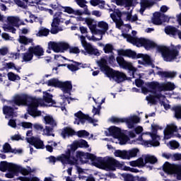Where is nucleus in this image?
Instances as JSON below:
<instances>
[{
	"mask_svg": "<svg viewBox=\"0 0 181 181\" xmlns=\"http://www.w3.org/2000/svg\"><path fill=\"white\" fill-rule=\"evenodd\" d=\"M85 23H86L87 26L88 27L92 33H95L98 26L97 21H95V20L90 18H86L85 19Z\"/></svg>",
	"mask_w": 181,
	"mask_h": 181,
	"instance_id": "cd10ccee",
	"label": "nucleus"
},
{
	"mask_svg": "<svg viewBox=\"0 0 181 181\" xmlns=\"http://www.w3.org/2000/svg\"><path fill=\"white\" fill-rule=\"evenodd\" d=\"M76 3L81 8L86 7V4H87V1L86 0H76Z\"/></svg>",
	"mask_w": 181,
	"mask_h": 181,
	"instance_id": "338daca9",
	"label": "nucleus"
},
{
	"mask_svg": "<svg viewBox=\"0 0 181 181\" xmlns=\"http://www.w3.org/2000/svg\"><path fill=\"white\" fill-rule=\"evenodd\" d=\"M99 168L104 170H115L117 168L122 169V164L112 157H106L102 160Z\"/></svg>",
	"mask_w": 181,
	"mask_h": 181,
	"instance_id": "0eeeda50",
	"label": "nucleus"
},
{
	"mask_svg": "<svg viewBox=\"0 0 181 181\" xmlns=\"http://www.w3.org/2000/svg\"><path fill=\"white\" fill-rule=\"evenodd\" d=\"M97 63L99 67H100L101 71H103L106 76H108L109 74H111V71L112 69L108 66V63L107 62V57H102L100 59L97 61Z\"/></svg>",
	"mask_w": 181,
	"mask_h": 181,
	"instance_id": "412c9836",
	"label": "nucleus"
},
{
	"mask_svg": "<svg viewBox=\"0 0 181 181\" xmlns=\"http://www.w3.org/2000/svg\"><path fill=\"white\" fill-rule=\"evenodd\" d=\"M3 112L6 115V118H11L15 115L14 109L11 106H4Z\"/></svg>",
	"mask_w": 181,
	"mask_h": 181,
	"instance_id": "f704fd0d",
	"label": "nucleus"
},
{
	"mask_svg": "<svg viewBox=\"0 0 181 181\" xmlns=\"http://www.w3.org/2000/svg\"><path fill=\"white\" fill-rule=\"evenodd\" d=\"M61 81L59 79L52 78L47 82V86L50 87H60Z\"/></svg>",
	"mask_w": 181,
	"mask_h": 181,
	"instance_id": "a18cd8bd",
	"label": "nucleus"
},
{
	"mask_svg": "<svg viewBox=\"0 0 181 181\" xmlns=\"http://www.w3.org/2000/svg\"><path fill=\"white\" fill-rule=\"evenodd\" d=\"M140 5V13L144 15V12H145L146 8H151V6H153L155 4L153 0H141Z\"/></svg>",
	"mask_w": 181,
	"mask_h": 181,
	"instance_id": "c756f323",
	"label": "nucleus"
},
{
	"mask_svg": "<svg viewBox=\"0 0 181 181\" xmlns=\"http://www.w3.org/2000/svg\"><path fill=\"white\" fill-rule=\"evenodd\" d=\"M7 77L10 81H16V80H21V76L15 74L13 72H8Z\"/></svg>",
	"mask_w": 181,
	"mask_h": 181,
	"instance_id": "8fccbe9b",
	"label": "nucleus"
},
{
	"mask_svg": "<svg viewBox=\"0 0 181 181\" xmlns=\"http://www.w3.org/2000/svg\"><path fill=\"white\" fill-rule=\"evenodd\" d=\"M76 170L79 173L78 177L79 179H86V177L83 175V173H84V170L83 168L76 166Z\"/></svg>",
	"mask_w": 181,
	"mask_h": 181,
	"instance_id": "e2e57ef3",
	"label": "nucleus"
},
{
	"mask_svg": "<svg viewBox=\"0 0 181 181\" xmlns=\"http://www.w3.org/2000/svg\"><path fill=\"white\" fill-rule=\"evenodd\" d=\"M138 152H139V149L138 148H132L129 151L116 150L114 152V155L117 158H121V159H127L129 160L132 158H135L138 155Z\"/></svg>",
	"mask_w": 181,
	"mask_h": 181,
	"instance_id": "4468645a",
	"label": "nucleus"
},
{
	"mask_svg": "<svg viewBox=\"0 0 181 181\" xmlns=\"http://www.w3.org/2000/svg\"><path fill=\"white\" fill-rule=\"evenodd\" d=\"M18 41L19 43H21V45H25V46L29 45V43H33V40L32 38H28L24 35H20Z\"/></svg>",
	"mask_w": 181,
	"mask_h": 181,
	"instance_id": "4c0bfd02",
	"label": "nucleus"
},
{
	"mask_svg": "<svg viewBox=\"0 0 181 181\" xmlns=\"http://www.w3.org/2000/svg\"><path fill=\"white\" fill-rule=\"evenodd\" d=\"M126 57H131L132 59H135V57H136V52L131 49H127Z\"/></svg>",
	"mask_w": 181,
	"mask_h": 181,
	"instance_id": "864d4df0",
	"label": "nucleus"
},
{
	"mask_svg": "<svg viewBox=\"0 0 181 181\" xmlns=\"http://www.w3.org/2000/svg\"><path fill=\"white\" fill-rule=\"evenodd\" d=\"M26 141L30 145H33L36 148V149H45V144H43V141H42L39 138H36L34 136L26 137Z\"/></svg>",
	"mask_w": 181,
	"mask_h": 181,
	"instance_id": "4be33fe9",
	"label": "nucleus"
},
{
	"mask_svg": "<svg viewBox=\"0 0 181 181\" xmlns=\"http://www.w3.org/2000/svg\"><path fill=\"white\" fill-rule=\"evenodd\" d=\"M78 37L81 40V43L84 48V50L82 51V53H84L85 54H93L94 56H100V52L98 49L94 47L90 43L87 42L86 40V37L83 35H78Z\"/></svg>",
	"mask_w": 181,
	"mask_h": 181,
	"instance_id": "f8f14e48",
	"label": "nucleus"
},
{
	"mask_svg": "<svg viewBox=\"0 0 181 181\" xmlns=\"http://www.w3.org/2000/svg\"><path fill=\"white\" fill-rule=\"evenodd\" d=\"M158 162V158L153 156H142L141 158L134 161H130V166H134V168H144L146 163H156Z\"/></svg>",
	"mask_w": 181,
	"mask_h": 181,
	"instance_id": "9d476101",
	"label": "nucleus"
},
{
	"mask_svg": "<svg viewBox=\"0 0 181 181\" xmlns=\"http://www.w3.org/2000/svg\"><path fill=\"white\" fill-rule=\"evenodd\" d=\"M111 122H127L128 128H134V124H138L141 119L137 116H132L127 119H119L117 117H112L110 119Z\"/></svg>",
	"mask_w": 181,
	"mask_h": 181,
	"instance_id": "f3484780",
	"label": "nucleus"
},
{
	"mask_svg": "<svg viewBox=\"0 0 181 181\" xmlns=\"http://www.w3.org/2000/svg\"><path fill=\"white\" fill-rule=\"evenodd\" d=\"M53 127H50L49 126H45V127L42 129V135H45L46 136H54V134Z\"/></svg>",
	"mask_w": 181,
	"mask_h": 181,
	"instance_id": "ea45409f",
	"label": "nucleus"
},
{
	"mask_svg": "<svg viewBox=\"0 0 181 181\" xmlns=\"http://www.w3.org/2000/svg\"><path fill=\"white\" fill-rule=\"evenodd\" d=\"M69 53H74L75 54H78L80 53V49L77 47H69Z\"/></svg>",
	"mask_w": 181,
	"mask_h": 181,
	"instance_id": "4d7b16f0",
	"label": "nucleus"
},
{
	"mask_svg": "<svg viewBox=\"0 0 181 181\" xmlns=\"http://www.w3.org/2000/svg\"><path fill=\"white\" fill-rule=\"evenodd\" d=\"M173 111L174 112V115L177 119H181V106L177 105L173 107Z\"/></svg>",
	"mask_w": 181,
	"mask_h": 181,
	"instance_id": "c03bdc74",
	"label": "nucleus"
},
{
	"mask_svg": "<svg viewBox=\"0 0 181 181\" xmlns=\"http://www.w3.org/2000/svg\"><path fill=\"white\" fill-rule=\"evenodd\" d=\"M175 90V85L170 82L160 85V91H172Z\"/></svg>",
	"mask_w": 181,
	"mask_h": 181,
	"instance_id": "c9c22d12",
	"label": "nucleus"
},
{
	"mask_svg": "<svg viewBox=\"0 0 181 181\" xmlns=\"http://www.w3.org/2000/svg\"><path fill=\"white\" fill-rule=\"evenodd\" d=\"M98 28L100 29L102 33H105L108 30V23L105 21H99L98 23Z\"/></svg>",
	"mask_w": 181,
	"mask_h": 181,
	"instance_id": "79ce46f5",
	"label": "nucleus"
},
{
	"mask_svg": "<svg viewBox=\"0 0 181 181\" xmlns=\"http://www.w3.org/2000/svg\"><path fill=\"white\" fill-rule=\"evenodd\" d=\"M7 53H9V48H8V47H2L0 48V56H6Z\"/></svg>",
	"mask_w": 181,
	"mask_h": 181,
	"instance_id": "052dcab7",
	"label": "nucleus"
},
{
	"mask_svg": "<svg viewBox=\"0 0 181 181\" xmlns=\"http://www.w3.org/2000/svg\"><path fill=\"white\" fill-rule=\"evenodd\" d=\"M116 60L120 67L132 71L134 78H136L135 74L136 73L138 69L134 67L132 63L125 61L122 57H117Z\"/></svg>",
	"mask_w": 181,
	"mask_h": 181,
	"instance_id": "2eb2a0df",
	"label": "nucleus"
},
{
	"mask_svg": "<svg viewBox=\"0 0 181 181\" xmlns=\"http://www.w3.org/2000/svg\"><path fill=\"white\" fill-rule=\"evenodd\" d=\"M67 67L71 71H77L78 70V63H75L74 64H68Z\"/></svg>",
	"mask_w": 181,
	"mask_h": 181,
	"instance_id": "6e6d98bb",
	"label": "nucleus"
},
{
	"mask_svg": "<svg viewBox=\"0 0 181 181\" xmlns=\"http://www.w3.org/2000/svg\"><path fill=\"white\" fill-rule=\"evenodd\" d=\"M59 88H62L64 94H69L70 95V93L73 89V85L71 84V81H65V82H60Z\"/></svg>",
	"mask_w": 181,
	"mask_h": 181,
	"instance_id": "a878e982",
	"label": "nucleus"
},
{
	"mask_svg": "<svg viewBox=\"0 0 181 181\" xmlns=\"http://www.w3.org/2000/svg\"><path fill=\"white\" fill-rule=\"evenodd\" d=\"M159 75L161 76V77H165L166 78H173V77L176 76V73L168 72V71H160L159 72Z\"/></svg>",
	"mask_w": 181,
	"mask_h": 181,
	"instance_id": "de8ad7c7",
	"label": "nucleus"
},
{
	"mask_svg": "<svg viewBox=\"0 0 181 181\" xmlns=\"http://www.w3.org/2000/svg\"><path fill=\"white\" fill-rule=\"evenodd\" d=\"M66 19H67V16L62 12H57L54 13L50 30L52 35H57L59 32H63V30H64V25H62L61 23H64Z\"/></svg>",
	"mask_w": 181,
	"mask_h": 181,
	"instance_id": "39448f33",
	"label": "nucleus"
},
{
	"mask_svg": "<svg viewBox=\"0 0 181 181\" xmlns=\"http://www.w3.org/2000/svg\"><path fill=\"white\" fill-rule=\"evenodd\" d=\"M165 32L167 35H170V36H176L178 35L179 38L181 39V32L177 30L175 27L168 26L165 28Z\"/></svg>",
	"mask_w": 181,
	"mask_h": 181,
	"instance_id": "7c9ffc66",
	"label": "nucleus"
},
{
	"mask_svg": "<svg viewBox=\"0 0 181 181\" xmlns=\"http://www.w3.org/2000/svg\"><path fill=\"white\" fill-rule=\"evenodd\" d=\"M173 132H177V127L175 124L168 125L163 131L164 139H170V137L173 136Z\"/></svg>",
	"mask_w": 181,
	"mask_h": 181,
	"instance_id": "b1692460",
	"label": "nucleus"
},
{
	"mask_svg": "<svg viewBox=\"0 0 181 181\" xmlns=\"http://www.w3.org/2000/svg\"><path fill=\"white\" fill-rule=\"evenodd\" d=\"M76 135L78 138H86V136H88L90 135V133L86 130H80L76 133Z\"/></svg>",
	"mask_w": 181,
	"mask_h": 181,
	"instance_id": "603ef678",
	"label": "nucleus"
},
{
	"mask_svg": "<svg viewBox=\"0 0 181 181\" xmlns=\"http://www.w3.org/2000/svg\"><path fill=\"white\" fill-rule=\"evenodd\" d=\"M33 60V53L32 52H27L22 54V63H28L29 62H32Z\"/></svg>",
	"mask_w": 181,
	"mask_h": 181,
	"instance_id": "e433bc0d",
	"label": "nucleus"
},
{
	"mask_svg": "<svg viewBox=\"0 0 181 181\" xmlns=\"http://www.w3.org/2000/svg\"><path fill=\"white\" fill-rule=\"evenodd\" d=\"M171 149H177L179 148V143L175 141H172L169 142Z\"/></svg>",
	"mask_w": 181,
	"mask_h": 181,
	"instance_id": "0e129e2a",
	"label": "nucleus"
},
{
	"mask_svg": "<svg viewBox=\"0 0 181 181\" xmlns=\"http://www.w3.org/2000/svg\"><path fill=\"white\" fill-rule=\"evenodd\" d=\"M70 146L72 151H76L77 148H88V143L86 140L81 139L78 141H74Z\"/></svg>",
	"mask_w": 181,
	"mask_h": 181,
	"instance_id": "c85d7f7f",
	"label": "nucleus"
},
{
	"mask_svg": "<svg viewBox=\"0 0 181 181\" xmlns=\"http://www.w3.org/2000/svg\"><path fill=\"white\" fill-rule=\"evenodd\" d=\"M7 23L3 25V29L5 32H11V33H16V29L13 26H19V25H25L23 21L16 16H8Z\"/></svg>",
	"mask_w": 181,
	"mask_h": 181,
	"instance_id": "1a4fd4ad",
	"label": "nucleus"
},
{
	"mask_svg": "<svg viewBox=\"0 0 181 181\" xmlns=\"http://www.w3.org/2000/svg\"><path fill=\"white\" fill-rule=\"evenodd\" d=\"M167 18L168 17L165 14L160 12H156L153 15L151 22L153 23V25H162V23L166 21Z\"/></svg>",
	"mask_w": 181,
	"mask_h": 181,
	"instance_id": "5701e85b",
	"label": "nucleus"
},
{
	"mask_svg": "<svg viewBox=\"0 0 181 181\" xmlns=\"http://www.w3.org/2000/svg\"><path fill=\"white\" fill-rule=\"evenodd\" d=\"M75 117H76V118L74 121V124L77 125H80V122L84 124L86 121H88L90 124H93V125H95V122H98V120L89 117L88 115L83 114L81 111L76 113Z\"/></svg>",
	"mask_w": 181,
	"mask_h": 181,
	"instance_id": "a211bd4d",
	"label": "nucleus"
},
{
	"mask_svg": "<svg viewBox=\"0 0 181 181\" xmlns=\"http://www.w3.org/2000/svg\"><path fill=\"white\" fill-rule=\"evenodd\" d=\"M3 151L4 152V153H8L9 152L11 153H16V151L12 149V147H11V144L8 143H6L3 146Z\"/></svg>",
	"mask_w": 181,
	"mask_h": 181,
	"instance_id": "09e8293b",
	"label": "nucleus"
},
{
	"mask_svg": "<svg viewBox=\"0 0 181 181\" xmlns=\"http://www.w3.org/2000/svg\"><path fill=\"white\" fill-rule=\"evenodd\" d=\"M112 2L118 6H132L134 0H112Z\"/></svg>",
	"mask_w": 181,
	"mask_h": 181,
	"instance_id": "473e14b6",
	"label": "nucleus"
},
{
	"mask_svg": "<svg viewBox=\"0 0 181 181\" xmlns=\"http://www.w3.org/2000/svg\"><path fill=\"white\" fill-rule=\"evenodd\" d=\"M122 177L124 181H134L135 178L132 176V175L129 174H123Z\"/></svg>",
	"mask_w": 181,
	"mask_h": 181,
	"instance_id": "13d9d810",
	"label": "nucleus"
},
{
	"mask_svg": "<svg viewBox=\"0 0 181 181\" xmlns=\"http://www.w3.org/2000/svg\"><path fill=\"white\" fill-rule=\"evenodd\" d=\"M63 9H64V12H66V13H69V14L73 13V11L74 10L71 7H69V6L63 7Z\"/></svg>",
	"mask_w": 181,
	"mask_h": 181,
	"instance_id": "774afa93",
	"label": "nucleus"
},
{
	"mask_svg": "<svg viewBox=\"0 0 181 181\" xmlns=\"http://www.w3.org/2000/svg\"><path fill=\"white\" fill-rule=\"evenodd\" d=\"M163 170L165 173H169L170 175H174L175 177L177 180H181V165L176 164H170L166 162L163 166Z\"/></svg>",
	"mask_w": 181,
	"mask_h": 181,
	"instance_id": "9b49d317",
	"label": "nucleus"
},
{
	"mask_svg": "<svg viewBox=\"0 0 181 181\" xmlns=\"http://www.w3.org/2000/svg\"><path fill=\"white\" fill-rule=\"evenodd\" d=\"M5 67L6 69H13L14 70H16V71L18 73H21V68H16V66H15V64H13V62L6 63L5 64Z\"/></svg>",
	"mask_w": 181,
	"mask_h": 181,
	"instance_id": "3c124183",
	"label": "nucleus"
},
{
	"mask_svg": "<svg viewBox=\"0 0 181 181\" xmlns=\"http://www.w3.org/2000/svg\"><path fill=\"white\" fill-rule=\"evenodd\" d=\"M85 159H90L91 160H94L95 159V156L89 153H84L81 151L76 152V158L75 157H69L67 158L66 156H59L57 157L58 160H60L62 163L69 164V165H78V159L82 160L83 158Z\"/></svg>",
	"mask_w": 181,
	"mask_h": 181,
	"instance_id": "7ed1b4c3",
	"label": "nucleus"
},
{
	"mask_svg": "<svg viewBox=\"0 0 181 181\" xmlns=\"http://www.w3.org/2000/svg\"><path fill=\"white\" fill-rule=\"evenodd\" d=\"M158 129H162L158 125L152 124L151 125V132L149 133L150 136H151L152 141H146L147 146H159L160 144V137L158 135Z\"/></svg>",
	"mask_w": 181,
	"mask_h": 181,
	"instance_id": "ddd939ff",
	"label": "nucleus"
},
{
	"mask_svg": "<svg viewBox=\"0 0 181 181\" xmlns=\"http://www.w3.org/2000/svg\"><path fill=\"white\" fill-rule=\"evenodd\" d=\"M138 57H141L146 64H148L149 66H154L153 60H152V59H151V57H149L148 55L141 54L138 56Z\"/></svg>",
	"mask_w": 181,
	"mask_h": 181,
	"instance_id": "a19ab883",
	"label": "nucleus"
},
{
	"mask_svg": "<svg viewBox=\"0 0 181 181\" xmlns=\"http://www.w3.org/2000/svg\"><path fill=\"white\" fill-rule=\"evenodd\" d=\"M69 43L64 42H49L48 43V47L54 50L56 53L64 52L65 50L69 49Z\"/></svg>",
	"mask_w": 181,
	"mask_h": 181,
	"instance_id": "dca6fc26",
	"label": "nucleus"
},
{
	"mask_svg": "<svg viewBox=\"0 0 181 181\" xmlns=\"http://www.w3.org/2000/svg\"><path fill=\"white\" fill-rule=\"evenodd\" d=\"M61 135L64 139H66V136H73V135H76V132L70 127H66L62 129Z\"/></svg>",
	"mask_w": 181,
	"mask_h": 181,
	"instance_id": "2f4dec72",
	"label": "nucleus"
},
{
	"mask_svg": "<svg viewBox=\"0 0 181 181\" xmlns=\"http://www.w3.org/2000/svg\"><path fill=\"white\" fill-rule=\"evenodd\" d=\"M146 87L141 88V93L143 94H148V93H153L156 94V91H160V84L158 82H151L146 84Z\"/></svg>",
	"mask_w": 181,
	"mask_h": 181,
	"instance_id": "6ab92c4d",
	"label": "nucleus"
},
{
	"mask_svg": "<svg viewBox=\"0 0 181 181\" xmlns=\"http://www.w3.org/2000/svg\"><path fill=\"white\" fill-rule=\"evenodd\" d=\"M90 4L93 6H97V5H98L99 8H100V9H103L104 6H105V1L101 0H91Z\"/></svg>",
	"mask_w": 181,
	"mask_h": 181,
	"instance_id": "49530a36",
	"label": "nucleus"
},
{
	"mask_svg": "<svg viewBox=\"0 0 181 181\" xmlns=\"http://www.w3.org/2000/svg\"><path fill=\"white\" fill-rule=\"evenodd\" d=\"M0 170L1 172H6L9 170L10 172H13L14 173H21L24 176L29 175L30 173H33L36 172V168H30V167H27V168H23L21 165H18L13 163H8L3 161L0 163Z\"/></svg>",
	"mask_w": 181,
	"mask_h": 181,
	"instance_id": "f03ea898",
	"label": "nucleus"
},
{
	"mask_svg": "<svg viewBox=\"0 0 181 181\" xmlns=\"http://www.w3.org/2000/svg\"><path fill=\"white\" fill-rule=\"evenodd\" d=\"M14 2L18 6L23 8V9H26L28 8V5H26L23 1L21 0H14Z\"/></svg>",
	"mask_w": 181,
	"mask_h": 181,
	"instance_id": "bf43d9fd",
	"label": "nucleus"
},
{
	"mask_svg": "<svg viewBox=\"0 0 181 181\" xmlns=\"http://www.w3.org/2000/svg\"><path fill=\"white\" fill-rule=\"evenodd\" d=\"M44 124L51 128H57V121L54 119L52 115H46L44 117Z\"/></svg>",
	"mask_w": 181,
	"mask_h": 181,
	"instance_id": "bb28decb",
	"label": "nucleus"
},
{
	"mask_svg": "<svg viewBox=\"0 0 181 181\" xmlns=\"http://www.w3.org/2000/svg\"><path fill=\"white\" fill-rule=\"evenodd\" d=\"M179 50H180V45H171V49L168 47H162L161 52L165 62H172L175 60L177 56H179Z\"/></svg>",
	"mask_w": 181,
	"mask_h": 181,
	"instance_id": "6e6552de",
	"label": "nucleus"
},
{
	"mask_svg": "<svg viewBox=\"0 0 181 181\" xmlns=\"http://www.w3.org/2000/svg\"><path fill=\"white\" fill-rule=\"evenodd\" d=\"M33 128L35 131H43V125L40 124H33Z\"/></svg>",
	"mask_w": 181,
	"mask_h": 181,
	"instance_id": "69168bd1",
	"label": "nucleus"
},
{
	"mask_svg": "<svg viewBox=\"0 0 181 181\" xmlns=\"http://www.w3.org/2000/svg\"><path fill=\"white\" fill-rule=\"evenodd\" d=\"M124 37L129 43H132V45L137 46V47H141V46H144V47H145L146 50L153 49L157 46L155 42L146 38H138L136 37H132V35L127 34L124 35Z\"/></svg>",
	"mask_w": 181,
	"mask_h": 181,
	"instance_id": "423d86ee",
	"label": "nucleus"
},
{
	"mask_svg": "<svg viewBox=\"0 0 181 181\" xmlns=\"http://www.w3.org/2000/svg\"><path fill=\"white\" fill-rule=\"evenodd\" d=\"M28 52H31L34 56L37 57V59H40V57L45 54V49H43V47L40 45L30 47L28 48Z\"/></svg>",
	"mask_w": 181,
	"mask_h": 181,
	"instance_id": "393cba45",
	"label": "nucleus"
},
{
	"mask_svg": "<svg viewBox=\"0 0 181 181\" xmlns=\"http://www.w3.org/2000/svg\"><path fill=\"white\" fill-rule=\"evenodd\" d=\"M109 132L112 136H114L116 139L121 138V129L116 127H111L109 128Z\"/></svg>",
	"mask_w": 181,
	"mask_h": 181,
	"instance_id": "72a5a7b5",
	"label": "nucleus"
},
{
	"mask_svg": "<svg viewBox=\"0 0 181 181\" xmlns=\"http://www.w3.org/2000/svg\"><path fill=\"white\" fill-rule=\"evenodd\" d=\"M107 77L113 78L117 83H122V81L127 80V75L125 74L118 71H113L112 69L111 70V73L107 74Z\"/></svg>",
	"mask_w": 181,
	"mask_h": 181,
	"instance_id": "aec40b11",
	"label": "nucleus"
},
{
	"mask_svg": "<svg viewBox=\"0 0 181 181\" xmlns=\"http://www.w3.org/2000/svg\"><path fill=\"white\" fill-rule=\"evenodd\" d=\"M48 144H51V145H47L46 149L48 152H53V146H57V143L54 141H48Z\"/></svg>",
	"mask_w": 181,
	"mask_h": 181,
	"instance_id": "5fc2aeb1",
	"label": "nucleus"
},
{
	"mask_svg": "<svg viewBox=\"0 0 181 181\" xmlns=\"http://www.w3.org/2000/svg\"><path fill=\"white\" fill-rule=\"evenodd\" d=\"M52 98L53 95L49 93L44 92L43 99L32 98L28 95L21 94L14 96L13 101L16 105H27L30 115L39 116L41 114L40 112L37 111L39 105L41 107H46V105L59 107V105H57Z\"/></svg>",
	"mask_w": 181,
	"mask_h": 181,
	"instance_id": "f257e3e1",
	"label": "nucleus"
},
{
	"mask_svg": "<svg viewBox=\"0 0 181 181\" xmlns=\"http://www.w3.org/2000/svg\"><path fill=\"white\" fill-rule=\"evenodd\" d=\"M122 16H126L124 20L132 23L138 22V21H139L138 15L136 14L132 16V13L131 11L111 13L110 18H112L113 22L116 23V28H117V29H121V26L124 25V21H122V19L121 18Z\"/></svg>",
	"mask_w": 181,
	"mask_h": 181,
	"instance_id": "20e7f679",
	"label": "nucleus"
},
{
	"mask_svg": "<svg viewBox=\"0 0 181 181\" xmlns=\"http://www.w3.org/2000/svg\"><path fill=\"white\" fill-rule=\"evenodd\" d=\"M103 47V52L107 54H114V45L112 44L101 45Z\"/></svg>",
	"mask_w": 181,
	"mask_h": 181,
	"instance_id": "58836bf2",
	"label": "nucleus"
},
{
	"mask_svg": "<svg viewBox=\"0 0 181 181\" xmlns=\"http://www.w3.org/2000/svg\"><path fill=\"white\" fill-rule=\"evenodd\" d=\"M49 33L50 30L42 27L39 30L38 33L36 34V36L39 37H42V36H49Z\"/></svg>",
	"mask_w": 181,
	"mask_h": 181,
	"instance_id": "37998d69",
	"label": "nucleus"
},
{
	"mask_svg": "<svg viewBox=\"0 0 181 181\" xmlns=\"http://www.w3.org/2000/svg\"><path fill=\"white\" fill-rule=\"evenodd\" d=\"M156 98L155 96L148 95L146 96V100L150 103V104H156Z\"/></svg>",
	"mask_w": 181,
	"mask_h": 181,
	"instance_id": "680f3d73",
	"label": "nucleus"
}]
</instances>
